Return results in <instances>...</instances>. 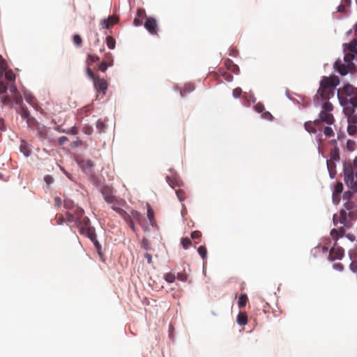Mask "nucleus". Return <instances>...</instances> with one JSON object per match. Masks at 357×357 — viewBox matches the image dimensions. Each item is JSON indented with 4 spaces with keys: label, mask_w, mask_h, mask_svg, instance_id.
Returning <instances> with one entry per match:
<instances>
[{
    "label": "nucleus",
    "mask_w": 357,
    "mask_h": 357,
    "mask_svg": "<svg viewBox=\"0 0 357 357\" xmlns=\"http://www.w3.org/2000/svg\"><path fill=\"white\" fill-rule=\"evenodd\" d=\"M106 43H107V47L110 50H114L115 48L116 41L113 37H112L110 36H107L106 38Z\"/></svg>",
    "instance_id": "obj_31"
},
{
    "label": "nucleus",
    "mask_w": 357,
    "mask_h": 357,
    "mask_svg": "<svg viewBox=\"0 0 357 357\" xmlns=\"http://www.w3.org/2000/svg\"><path fill=\"white\" fill-rule=\"evenodd\" d=\"M187 278H188V276L185 273H178L177 274V278L181 281H183V282L186 281Z\"/></svg>",
    "instance_id": "obj_64"
},
{
    "label": "nucleus",
    "mask_w": 357,
    "mask_h": 357,
    "mask_svg": "<svg viewBox=\"0 0 357 357\" xmlns=\"http://www.w3.org/2000/svg\"><path fill=\"white\" fill-rule=\"evenodd\" d=\"M349 268H350V270H351L352 272H354V273H356V272H357V261H353L350 264Z\"/></svg>",
    "instance_id": "obj_59"
},
{
    "label": "nucleus",
    "mask_w": 357,
    "mask_h": 357,
    "mask_svg": "<svg viewBox=\"0 0 357 357\" xmlns=\"http://www.w3.org/2000/svg\"><path fill=\"white\" fill-rule=\"evenodd\" d=\"M96 128L100 132H103L106 128L105 122L101 119H98L96 122Z\"/></svg>",
    "instance_id": "obj_33"
},
{
    "label": "nucleus",
    "mask_w": 357,
    "mask_h": 357,
    "mask_svg": "<svg viewBox=\"0 0 357 357\" xmlns=\"http://www.w3.org/2000/svg\"><path fill=\"white\" fill-rule=\"evenodd\" d=\"M202 236V233L199 231H194L191 233V238L192 239L199 238Z\"/></svg>",
    "instance_id": "obj_60"
},
{
    "label": "nucleus",
    "mask_w": 357,
    "mask_h": 357,
    "mask_svg": "<svg viewBox=\"0 0 357 357\" xmlns=\"http://www.w3.org/2000/svg\"><path fill=\"white\" fill-rule=\"evenodd\" d=\"M66 221L68 222H75V215L71 212H66Z\"/></svg>",
    "instance_id": "obj_47"
},
{
    "label": "nucleus",
    "mask_w": 357,
    "mask_h": 357,
    "mask_svg": "<svg viewBox=\"0 0 357 357\" xmlns=\"http://www.w3.org/2000/svg\"><path fill=\"white\" fill-rule=\"evenodd\" d=\"M26 121L29 128L36 127V128L38 127V125H40L38 122L36 121V119L31 116L29 118H28Z\"/></svg>",
    "instance_id": "obj_29"
},
{
    "label": "nucleus",
    "mask_w": 357,
    "mask_h": 357,
    "mask_svg": "<svg viewBox=\"0 0 357 357\" xmlns=\"http://www.w3.org/2000/svg\"><path fill=\"white\" fill-rule=\"evenodd\" d=\"M0 100L3 105L8 106L9 107H12L13 103H15L13 96H9L3 94L1 96Z\"/></svg>",
    "instance_id": "obj_18"
},
{
    "label": "nucleus",
    "mask_w": 357,
    "mask_h": 357,
    "mask_svg": "<svg viewBox=\"0 0 357 357\" xmlns=\"http://www.w3.org/2000/svg\"><path fill=\"white\" fill-rule=\"evenodd\" d=\"M90 240L93 243L96 248L99 250L101 249V245L99 243V242L97 241L96 239V233L94 232V238H89Z\"/></svg>",
    "instance_id": "obj_50"
},
{
    "label": "nucleus",
    "mask_w": 357,
    "mask_h": 357,
    "mask_svg": "<svg viewBox=\"0 0 357 357\" xmlns=\"http://www.w3.org/2000/svg\"><path fill=\"white\" fill-rule=\"evenodd\" d=\"M113 19V17H110L107 20H103L101 22V24L105 29H109L110 26H112L113 24H114V22L110 23V20Z\"/></svg>",
    "instance_id": "obj_40"
},
{
    "label": "nucleus",
    "mask_w": 357,
    "mask_h": 357,
    "mask_svg": "<svg viewBox=\"0 0 357 357\" xmlns=\"http://www.w3.org/2000/svg\"><path fill=\"white\" fill-rule=\"evenodd\" d=\"M128 215L132 224L135 225V221L139 224L142 223L143 217L138 211L132 210L128 213Z\"/></svg>",
    "instance_id": "obj_17"
},
{
    "label": "nucleus",
    "mask_w": 357,
    "mask_h": 357,
    "mask_svg": "<svg viewBox=\"0 0 357 357\" xmlns=\"http://www.w3.org/2000/svg\"><path fill=\"white\" fill-rule=\"evenodd\" d=\"M112 208L116 211L117 213L119 214V215L121 217H122L123 218V220H125V222L128 224V227L133 231H137V228L135 227V225L134 224L132 223L130 218H129V215H128V213L126 212V211H124L123 208L116 206V205H113L112 206Z\"/></svg>",
    "instance_id": "obj_9"
},
{
    "label": "nucleus",
    "mask_w": 357,
    "mask_h": 357,
    "mask_svg": "<svg viewBox=\"0 0 357 357\" xmlns=\"http://www.w3.org/2000/svg\"><path fill=\"white\" fill-rule=\"evenodd\" d=\"M81 234L88 238H94L95 229L90 225V220L88 217L82 218L76 223Z\"/></svg>",
    "instance_id": "obj_5"
},
{
    "label": "nucleus",
    "mask_w": 357,
    "mask_h": 357,
    "mask_svg": "<svg viewBox=\"0 0 357 357\" xmlns=\"http://www.w3.org/2000/svg\"><path fill=\"white\" fill-rule=\"evenodd\" d=\"M44 181L47 183V185H51L52 183H54V178L52 176L46 175L44 177Z\"/></svg>",
    "instance_id": "obj_52"
},
{
    "label": "nucleus",
    "mask_w": 357,
    "mask_h": 357,
    "mask_svg": "<svg viewBox=\"0 0 357 357\" xmlns=\"http://www.w3.org/2000/svg\"><path fill=\"white\" fill-rule=\"evenodd\" d=\"M5 78L10 82H15V74L13 73L12 70H5Z\"/></svg>",
    "instance_id": "obj_30"
},
{
    "label": "nucleus",
    "mask_w": 357,
    "mask_h": 357,
    "mask_svg": "<svg viewBox=\"0 0 357 357\" xmlns=\"http://www.w3.org/2000/svg\"><path fill=\"white\" fill-rule=\"evenodd\" d=\"M101 192L104 197L105 200L107 203L112 204L116 200V197L112 195V190L109 188H103L101 190Z\"/></svg>",
    "instance_id": "obj_15"
},
{
    "label": "nucleus",
    "mask_w": 357,
    "mask_h": 357,
    "mask_svg": "<svg viewBox=\"0 0 357 357\" xmlns=\"http://www.w3.org/2000/svg\"><path fill=\"white\" fill-rule=\"evenodd\" d=\"M8 89V86L1 81H0V95H3Z\"/></svg>",
    "instance_id": "obj_53"
},
{
    "label": "nucleus",
    "mask_w": 357,
    "mask_h": 357,
    "mask_svg": "<svg viewBox=\"0 0 357 357\" xmlns=\"http://www.w3.org/2000/svg\"><path fill=\"white\" fill-rule=\"evenodd\" d=\"M357 169L355 167L354 162L351 163L350 161L345 162L344 164V181L347 185H349L351 188H354L356 183L354 181V169Z\"/></svg>",
    "instance_id": "obj_6"
},
{
    "label": "nucleus",
    "mask_w": 357,
    "mask_h": 357,
    "mask_svg": "<svg viewBox=\"0 0 357 357\" xmlns=\"http://www.w3.org/2000/svg\"><path fill=\"white\" fill-rule=\"evenodd\" d=\"M328 160L335 162L340 160V151L337 147H335L331 151L330 158Z\"/></svg>",
    "instance_id": "obj_21"
},
{
    "label": "nucleus",
    "mask_w": 357,
    "mask_h": 357,
    "mask_svg": "<svg viewBox=\"0 0 357 357\" xmlns=\"http://www.w3.org/2000/svg\"><path fill=\"white\" fill-rule=\"evenodd\" d=\"M181 244L184 249H188L192 244V241L189 238H183L181 239Z\"/></svg>",
    "instance_id": "obj_42"
},
{
    "label": "nucleus",
    "mask_w": 357,
    "mask_h": 357,
    "mask_svg": "<svg viewBox=\"0 0 357 357\" xmlns=\"http://www.w3.org/2000/svg\"><path fill=\"white\" fill-rule=\"evenodd\" d=\"M356 215L354 212L347 211L342 209L339 213L333 215V220L335 226H340L338 229H333L331 231V235L335 240H337L339 238L342 237L345 233V228H350L352 226V221L355 219Z\"/></svg>",
    "instance_id": "obj_2"
},
{
    "label": "nucleus",
    "mask_w": 357,
    "mask_h": 357,
    "mask_svg": "<svg viewBox=\"0 0 357 357\" xmlns=\"http://www.w3.org/2000/svg\"><path fill=\"white\" fill-rule=\"evenodd\" d=\"M237 323L240 326H245L248 323V316L245 312H240L236 319Z\"/></svg>",
    "instance_id": "obj_20"
},
{
    "label": "nucleus",
    "mask_w": 357,
    "mask_h": 357,
    "mask_svg": "<svg viewBox=\"0 0 357 357\" xmlns=\"http://www.w3.org/2000/svg\"><path fill=\"white\" fill-rule=\"evenodd\" d=\"M337 240H335V242L333 246L331 248L329 252L328 259L330 261H335L337 259H341L344 255V249L339 246L337 243Z\"/></svg>",
    "instance_id": "obj_8"
},
{
    "label": "nucleus",
    "mask_w": 357,
    "mask_h": 357,
    "mask_svg": "<svg viewBox=\"0 0 357 357\" xmlns=\"http://www.w3.org/2000/svg\"><path fill=\"white\" fill-rule=\"evenodd\" d=\"M343 106H344V113L345 114L346 116H347V117L354 114L355 107H353L350 104L345 105Z\"/></svg>",
    "instance_id": "obj_28"
},
{
    "label": "nucleus",
    "mask_w": 357,
    "mask_h": 357,
    "mask_svg": "<svg viewBox=\"0 0 357 357\" xmlns=\"http://www.w3.org/2000/svg\"><path fill=\"white\" fill-rule=\"evenodd\" d=\"M100 60L99 56L95 54H88L86 60V63L87 66H91L93 63L97 62Z\"/></svg>",
    "instance_id": "obj_22"
},
{
    "label": "nucleus",
    "mask_w": 357,
    "mask_h": 357,
    "mask_svg": "<svg viewBox=\"0 0 357 357\" xmlns=\"http://www.w3.org/2000/svg\"><path fill=\"white\" fill-rule=\"evenodd\" d=\"M80 165L84 169H90L93 167L94 163L91 160H82L80 163Z\"/></svg>",
    "instance_id": "obj_35"
},
{
    "label": "nucleus",
    "mask_w": 357,
    "mask_h": 357,
    "mask_svg": "<svg viewBox=\"0 0 357 357\" xmlns=\"http://www.w3.org/2000/svg\"><path fill=\"white\" fill-rule=\"evenodd\" d=\"M242 93V89L240 87H237L233 90L232 95L235 98H237L241 96Z\"/></svg>",
    "instance_id": "obj_48"
},
{
    "label": "nucleus",
    "mask_w": 357,
    "mask_h": 357,
    "mask_svg": "<svg viewBox=\"0 0 357 357\" xmlns=\"http://www.w3.org/2000/svg\"><path fill=\"white\" fill-rule=\"evenodd\" d=\"M333 105L329 101H326L322 104L321 110L319 114V119L317 121H319V124L321 123H325L328 125H332L335 123V118L332 112L333 111Z\"/></svg>",
    "instance_id": "obj_4"
},
{
    "label": "nucleus",
    "mask_w": 357,
    "mask_h": 357,
    "mask_svg": "<svg viewBox=\"0 0 357 357\" xmlns=\"http://www.w3.org/2000/svg\"><path fill=\"white\" fill-rule=\"evenodd\" d=\"M219 72L226 81H227V82L232 81L233 76L230 73L225 72V71H222L221 70H219Z\"/></svg>",
    "instance_id": "obj_41"
},
{
    "label": "nucleus",
    "mask_w": 357,
    "mask_h": 357,
    "mask_svg": "<svg viewBox=\"0 0 357 357\" xmlns=\"http://www.w3.org/2000/svg\"><path fill=\"white\" fill-rule=\"evenodd\" d=\"M344 206L347 210L350 211L354 208V203L349 200L344 203Z\"/></svg>",
    "instance_id": "obj_62"
},
{
    "label": "nucleus",
    "mask_w": 357,
    "mask_h": 357,
    "mask_svg": "<svg viewBox=\"0 0 357 357\" xmlns=\"http://www.w3.org/2000/svg\"><path fill=\"white\" fill-rule=\"evenodd\" d=\"M333 268L338 271H342L344 270V266L341 263H336L334 264L333 266Z\"/></svg>",
    "instance_id": "obj_61"
},
{
    "label": "nucleus",
    "mask_w": 357,
    "mask_h": 357,
    "mask_svg": "<svg viewBox=\"0 0 357 357\" xmlns=\"http://www.w3.org/2000/svg\"><path fill=\"white\" fill-rule=\"evenodd\" d=\"M24 95L26 101L29 104L32 105L38 111L39 110V109H40V107L38 105L36 102V99L31 93L25 91Z\"/></svg>",
    "instance_id": "obj_16"
},
{
    "label": "nucleus",
    "mask_w": 357,
    "mask_h": 357,
    "mask_svg": "<svg viewBox=\"0 0 357 357\" xmlns=\"http://www.w3.org/2000/svg\"><path fill=\"white\" fill-rule=\"evenodd\" d=\"M11 96H13V98L15 100V103L16 105H21L22 102V97L20 93L18 91L15 84H11L9 86H8Z\"/></svg>",
    "instance_id": "obj_12"
},
{
    "label": "nucleus",
    "mask_w": 357,
    "mask_h": 357,
    "mask_svg": "<svg viewBox=\"0 0 357 357\" xmlns=\"http://www.w3.org/2000/svg\"><path fill=\"white\" fill-rule=\"evenodd\" d=\"M348 124L356 125L357 123V115L353 114L347 117Z\"/></svg>",
    "instance_id": "obj_44"
},
{
    "label": "nucleus",
    "mask_w": 357,
    "mask_h": 357,
    "mask_svg": "<svg viewBox=\"0 0 357 357\" xmlns=\"http://www.w3.org/2000/svg\"><path fill=\"white\" fill-rule=\"evenodd\" d=\"M337 98L341 105L350 104L353 107H357V88L351 84H345L337 91Z\"/></svg>",
    "instance_id": "obj_3"
},
{
    "label": "nucleus",
    "mask_w": 357,
    "mask_h": 357,
    "mask_svg": "<svg viewBox=\"0 0 357 357\" xmlns=\"http://www.w3.org/2000/svg\"><path fill=\"white\" fill-rule=\"evenodd\" d=\"M19 113L21 116V117L23 119H27L28 118H29L31 116L30 115V113L28 111L27 109L22 107L19 111Z\"/></svg>",
    "instance_id": "obj_34"
},
{
    "label": "nucleus",
    "mask_w": 357,
    "mask_h": 357,
    "mask_svg": "<svg viewBox=\"0 0 357 357\" xmlns=\"http://www.w3.org/2000/svg\"><path fill=\"white\" fill-rule=\"evenodd\" d=\"M334 68L342 76L346 75L349 72L356 71V66L354 63H344L339 59L335 62Z\"/></svg>",
    "instance_id": "obj_7"
},
{
    "label": "nucleus",
    "mask_w": 357,
    "mask_h": 357,
    "mask_svg": "<svg viewBox=\"0 0 357 357\" xmlns=\"http://www.w3.org/2000/svg\"><path fill=\"white\" fill-rule=\"evenodd\" d=\"M343 190V185L341 183H337L335 186V192L340 194Z\"/></svg>",
    "instance_id": "obj_54"
},
{
    "label": "nucleus",
    "mask_w": 357,
    "mask_h": 357,
    "mask_svg": "<svg viewBox=\"0 0 357 357\" xmlns=\"http://www.w3.org/2000/svg\"><path fill=\"white\" fill-rule=\"evenodd\" d=\"M320 126L321 125L319 124V121H317V119L314 121H307L304 124L305 129L310 133H316V128H319Z\"/></svg>",
    "instance_id": "obj_14"
},
{
    "label": "nucleus",
    "mask_w": 357,
    "mask_h": 357,
    "mask_svg": "<svg viewBox=\"0 0 357 357\" xmlns=\"http://www.w3.org/2000/svg\"><path fill=\"white\" fill-rule=\"evenodd\" d=\"M248 301V296L246 294H241L239 296L238 305L240 308L244 307L246 305V303Z\"/></svg>",
    "instance_id": "obj_26"
},
{
    "label": "nucleus",
    "mask_w": 357,
    "mask_h": 357,
    "mask_svg": "<svg viewBox=\"0 0 357 357\" xmlns=\"http://www.w3.org/2000/svg\"><path fill=\"white\" fill-rule=\"evenodd\" d=\"M354 54H355V53L349 52L348 53H346L344 55V62L347 64L354 63L352 62V61L354 59Z\"/></svg>",
    "instance_id": "obj_32"
},
{
    "label": "nucleus",
    "mask_w": 357,
    "mask_h": 357,
    "mask_svg": "<svg viewBox=\"0 0 357 357\" xmlns=\"http://www.w3.org/2000/svg\"><path fill=\"white\" fill-rule=\"evenodd\" d=\"M324 134L326 137H331L335 135L333 130L329 126H326L324 128Z\"/></svg>",
    "instance_id": "obj_39"
},
{
    "label": "nucleus",
    "mask_w": 357,
    "mask_h": 357,
    "mask_svg": "<svg viewBox=\"0 0 357 357\" xmlns=\"http://www.w3.org/2000/svg\"><path fill=\"white\" fill-rule=\"evenodd\" d=\"M86 74H87L88 77L90 79H91L93 81H94V78H96L98 77L93 74V73L92 72V70L90 68V66L86 67Z\"/></svg>",
    "instance_id": "obj_51"
},
{
    "label": "nucleus",
    "mask_w": 357,
    "mask_h": 357,
    "mask_svg": "<svg viewBox=\"0 0 357 357\" xmlns=\"http://www.w3.org/2000/svg\"><path fill=\"white\" fill-rule=\"evenodd\" d=\"M261 118L266 120H272L273 116L269 112H264L261 114Z\"/></svg>",
    "instance_id": "obj_56"
},
{
    "label": "nucleus",
    "mask_w": 357,
    "mask_h": 357,
    "mask_svg": "<svg viewBox=\"0 0 357 357\" xmlns=\"http://www.w3.org/2000/svg\"><path fill=\"white\" fill-rule=\"evenodd\" d=\"M356 149V143L355 141L349 139L347 142V149L349 151H354Z\"/></svg>",
    "instance_id": "obj_38"
},
{
    "label": "nucleus",
    "mask_w": 357,
    "mask_h": 357,
    "mask_svg": "<svg viewBox=\"0 0 357 357\" xmlns=\"http://www.w3.org/2000/svg\"><path fill=\"white\" fill-rule=\"evenodd\" d=\"M142 247H143L145 250H150V249H151V246H150V243H149V241H148V240H146V239H145V238H144V239L142 240Z\"/></svg>",
    "instance_id": "obj_57"
},
{
    "label": "nucleus",
    "mask_w": 357,
    "mask_h": 357,
    "mask_svg": "<svg viewBox=\"0 0 357 357\" xmlns=\"http://www.w3.org/2000/svg\"><path fill=\"white\" fill-rule=\"evenodd\" d=\"M73 40L74 44L77 47H81L82 45V39L81 36L79 34H75L73 36Z\"/></svg>",
    "instance_id": "obj_37"
},
{
    "label": "nucleus",
    "mask_w": 357,
    "mask_h": 357,
    "mask_svg": "<svg viewBox=\"0 0 357 357\" xmlns=\"http://www.w3.org/2000/svg\"><path fill=\"white\" fill-rule=\"evenodd\" d=\"M347 131H348L349 135H355L357 132V128H356V125L348 124Z\"/></svg>",
    "instance_id": "obj_43"
},
{
    "label": "nucleus",
    "mask_w": 357,
    "mask_h": 357,
    "mask_svg": "<svg viewBox=\"0 0 357 357\" xmlns=\"http://www.w3.org/2000/svg\"><path fill=\"white\" fill-rule=\"evenodd\" d=\"M20 151L26 156H29L31 151L28 148V145L26 142L22 141L20 146Z\"/></svg>",
    "instance_id": "obj_23"
},
{
    "label": "nucleus",
    "mask_w": 357,
    "mask_h": 357,
    "mask_svg": "<svg viewBox=\"0 0 357 357\" xmlns=\"http://www.w3.org/2000/svg\"><path fill=\"white\" fill-rule=\"evenodd\" d=\"M197 252L202 258V259L204 261L206 259L207 256V250L205 246H199L197 249Z\"/></svg>",
    "instance_id": "obj_36"
},
{
    "label": "nucleus",
    "mask_w": 357,
    "mask_h": 357,
    "mask_svg": "<svg viewBox=\"0 0 357 357\" xmlns=\"http://www.w3.org/2000/svg\"><path fill=\"white\" fill-rule=\"evenodd\" d=\"M340 79L335 75L323 77L320 82L319 88L314 96V103L316 106L324 101H328L335 95V87L339 84Z\"/></svg>",
    "instance_id": "obj_1"
},
{
    "label": "nucleus",
    "mask_w": 357,
    "mask_h": 357,
    "mask_svg": "<svg viewBox=\"0 0 357 357\" xmlns=\"http://www.w3.org/2000/svg\"><path fill=\"white\" fill-rule=\"evenodd\" d=\"M176 194L181 202H183L185 198V192L183 190H176Z\"/></svg>",
    "instance_id": "obj_45"
},
{
    "label": "nucleus",
    "mask_w": 357,
    "mask_h": 357,
    "mask_svg": "<svg viewBox=\"0 0 357 357\" xmlns=\"http://www.w3.org/2000/svg\"><path fill=\"white\" fill-rule=\"evenodd\" d=\"M113 65V61H111L107 62V61H102L98 66V70L101 72H105L109 66H112Z\"/></svg>",
    "instance_id": "obj_27"
},
{
    "label": "nucleus",
    "mask_w": 357,
    "mask_h": 357,
    "mask_svg": "<svg viewBox=\"0 0 357 357\" xmlns=\"http://www.w3.org/2000/svg\"><path fill=\"white\" fill-rule=\"evenodd\" d=\"M347 50L349 52L357 54V39H354L347 45Z\"/></svg>",
    "instance_id": "obj_24"
},
{
    "label": "nucleus",
    "mask_w": 357,
    "mask_h": 357,
    "mask_svg": "<svg viewBox=\"0 0 357 357\" xmlns=\"http://www.w3.org/2000/svg\"><path fill=\"white\" fill-rule=\"evenodd\" d=\"M37 136L42 141L47 140L50 142V128L43 125H38L36 128Z\"/></svg>",
    "instance_id": "obj_11"
},
{
    "label": "nucleus",
    "mask_w": 357,
    "mask_h": 357,
    "mask_svg": "<svg viewBox=\"0 0 357 357\" xmlns=\"http://www.w3.org/2000/svg\"><path fill=\"white\" fill-rule=\"evenodd\" d=\"M83 132L86 135H91L93 132V128L91 126H86L83 128Z\"/></svg>",
    "instance_id": "obj_63"
},
{
    "label": "nucleus",
    "mask_w": 357,
    "mask_h": 357,
    "mask_svg": "<svg viewBox=\"0 0 357 357\" xmlns=\"http://www.w3.org/2000/svg\"><path fill=\"white\" fill-rule=\"evenodd\" d=\"M352 196H353V192L349 190V191L344 192L342 199L344 200L349 201V200H350V199L351 198Z\"/></svg>",
    "instance_id": "obj_55"
},
{
    "label": "nucleus",
    "mask_w": 357,
    "mask_h": 357,
    "mask_svg": "<svg viewBox=\"0 0 357 357\" xmlns=\"http://www.w3.org/2000/svg\"><path fill=\"white\" fill-rule=\"evenodd\" d=\"M0 68L1 70L7 69V63L1 55H0Z\"/></svg>",
    "instance_id": "obj_58"
},
{
    "label": "nucleus",
    "mask_w": 357,
    "mask_h": 357,
    "mask_svg": "<svg viewBox=\"0 0 357 357\" xmlns=\"http://www.w3.org/2000/svg\"><path fill=\"white\" fill-rule=\"evenodd\" d=\"M255 110L258 113H262L264 110V106L262 103L258 102L254 107Z\"/></svg>",
    "instance_id": "obj_49"
},
{
    "label": "nucleus",
    "mask_w": 357,
    "mask_h": 357,
    "mask_svg": "<svg viewBox=\"0 0 357 357\" xmlns=\"http://www.w3.org/2000/svg\"><path fill=\"white\" fill-rule=\"evenodd\" d=\"M73 214L75 215V223L79 222V220H82V218H86V216H84V211L82 208L79 207H76L73 209Z\"/></svg>",
    "instance_id": "obj_19"
},
{
    "label": "nucleus",
    "mask_w": 357,
    "mask_h": 357,
    "mask_svg": "<svg viewBox=\"0 0 357 357\" xmlns=\"http://www.w3.org/2000/svg\"><path fill=\"white\" fill-rule=\"evenodd\" d=\"M145 28L151 34H157V22L154 18L148 17L144 23Z\"/></svg>",
    "instance_id": "obj_13"
},
{
    "label": "nucleus",
    "mask_w": 357,
    "mask_h": 357,
    "mask_svg": "<svg viewBox=\"0 0 357 357\" xmlns=\"http://www.w3.org/2000/svg\"><path fill=\"white\" fill-rule=\"evenodd\" d=\"M165 278L167 282L172 283L175 280V275L172 273H168L165 275Z\"/></svg>",
    "instance_id": "obj_46"
},
{
    "label": "nucleus",
    "mask_w": 357,
    "mask_h": 357,
    "mask_svg": "<svg viewBox=\"0 0 357 357\" xmlns=\"http://www.w3.org/2000/svg\"><path fill=\"white\" fill-rule=\"evenodd\" d=\"M93 84L96 90L98 92L102 93L103 95H105L108 85L107 81L105 79L100 78L98 76V77L94 78Z\"/></svg>",
    "instance_id": "obj_10"
},
{
    "label": "nucleus",
    "mask_w": 357,
    "mask_h": 357,
    "mask_svg": "<svg viewBox=\"0 0 357 357\" xmlns=\"http://www.w3.org/2000/svg\"><path fill=\"white\" fill-rule=\"evenodd\" d=\"M327 167L330 175L331 177H333V174H335V162L333 161H331L327 160Z\"/></svg>",
    "instance_id": "obj_25"
}]
</instances>
